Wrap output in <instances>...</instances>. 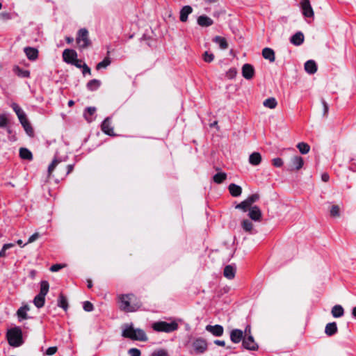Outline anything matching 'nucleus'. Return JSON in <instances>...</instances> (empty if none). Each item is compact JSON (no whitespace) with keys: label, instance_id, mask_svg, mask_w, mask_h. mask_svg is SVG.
Masks as SVG:
<instances>
[{"label":"nucleus","instance_id":"f257e3e1","mask_svg":"<svg viewBox=\"0 0 356 356\" xmlns=\"http://www.w3.org/2000/svg\"><path fill=\"white\" fill-rule=\"evenodd\" d=\"M122 336L133 341H147L148 337L140 328H135L133 323H126L122 327Z\"/></svg>","mask_w":356,"mask_h":356},{"label":"nucleus","instance_id":"f03ea898","mask_svg":"<svg viewBox=\"0 0 356 356\" xmlns=\"http://www.w3.org/2000/svg\"><path fill=\"white\" fill-rule=\"evenodd\" d=\"M187 345H189L191 347L189 350L191 355H202L208 348L207 341L202 337L191 338L187 342Z\"/></svg>","mask_w":356,"mask_h":356},{"label":"nucleus","instance_id":"7ed1b4c3","mask_svg":"<svg viewBox=\"0 0 356 356\" xmlns=\"http://www.w3.org/2000/svg\"><path fill=\"white\" fill-rule=\"evenodd\" d=\"M152 328L157 332L171 333L179 329V324L177 320H172L170 323L159 321L152 324Z\"/></svg>","mask_w":356,"mask_h":356},{"label":"nucleus","instance_id":"20e7f679","mask_svg":"<svg viewBox=\"0 0 356 356\" xmlns=\"http://www.w3.org/2000/svg\"><path fill=\"white\" fill-rule=\"evenodd\" d=\"M7 339L10 346L19 347L23 343L22 332L19 327H15L8 330Z\"/></svg>","mask_w":356,"mask_h":356},{"label":"nucleus","instance_id":"39448f33","mask_svg":"<svg viewBox=\"0 0 356 356\" xmlns=\"http://www.w3.org/2000/svg\"><path fill=\"white\" fill-rule=\"evenodd\" d=\"M49 284L46 280L40 282V290L39 293L33 299V303L37 308H41L44 305L45 296L49 291Z\"/></svg>","mask_w":356,"mask_h":356},{"label":"nucleus","instance_id":"423d86ee","mask_svg":"<svg viewBox=\"0 0 356 356\" xmlns=\"http://www.w3.org/2000/svg\"><path fill=\"white\" fill-rule=\"evenodd\" d=\"M134 297V296L133 294L121 295L119 297L120 309L126 312H135L138 309V307H136L134 305H131Z\"/></svg>","mask_w":356,"mask_h":356},{"label":"nucleus","instance_id":"0eeeda50","mask_svg":"<svg viewBox=\"0 0 356 356\" xmlns=\"http://www.w3.org/2000/svg\"><path fill=\"white\" fill-rule=\"evenodd\" d=\"M76 42L81 49H86L90 44V41L88 38V31L86 29H81L78 31Z\"/></svg>","mask_w":356,"mask_h":356},{"label":"nucleus","instance_id":"6e6552de","mask_svg":"<svg viewBox=\"0 0 356 356\" xmlns=\"http://www.w3.org/2000/svg\"><path fill=\"white\" fill-rule=\"evenodd\" d=\"M300 5L302 13L305 17H314V13L312 7L311 6L309 0H301Z\"/></svg>","mask_w":356,"mask_h":356},{"label":"nucleus","instance_id":"1a4fd4ad","mask_svg":"<svg viewBox=\"0 0 356 356\" xmlns=\"http://www.w3.org/2000/svg\"><path fill=\"white\" fill-rule=\"evenodd\" d=\"M304 165V160L300 156H293L291 159L290 164L289 165V170L291 171L293 170H299L302 168Z\"/></svg>","mask_w":356,"mask_h":356},{"label":"nucleus","instance_id":"9d476101","mask_svg":"<svg viewBox=\"0 0 356 356\" xmlns=\"http://www.w3.org/2000/svg\"><path fill=\"white\" fill-rule=\"evenodd\" d=\"M102 131L106 135L113 136H115V133L113 131V127L111 124V118L107 117L104 119L101 124Z\"/></svg>","mask_w":356,"mask_h":356},{"label":"nucleus","instance_id":"9b49d317","mask_svg":"<svg viewBox=\"0 0 356 356\" xmlns=\"http://www.w3.org/2000/svg\"><path fill=\"white\" fill-rule=\"evenodd\" d=\"M77 58V53L75 50L66 49L63 52V59L67 64L73 63Z\"/></svg>","mask_w":356,"mask_h":356},{"label":"nucleus","instance_id":"f8f14e48","mask_svg":"<svg viewBox=\"0 0 356 356\" xmlns=\"http://www.w3.org/2000/svg\"><path fill=\"white\" fill-rule=\"evenodd\" d=\"M242 346L244 348L249 350H257L259 348L251 334H249L246 338L243 337Z\"/></svg>","mask_w":356,"mask_h":356},{"label":"nucleus","instance_id":"ddd939ff","mask_svg":"<svg viewBox=\"0 0 356 356\" xmlns=\"http://www.w3.org/2000/svg\"><path fill=\"white\" fill-rule=\"evenodd\" d=\"M248 216L254 221H260L262 217V213L261 209L257 206L251 207L249 209Z\"/></svg>","mask_w":356,"mask_h":356},{"label":"nucleus","instance_id":"4468645a","mask_svg":"<svg viewBox=\"0 0 356 356\" xmlns=\"http://www.w3.org/2000/svg\"><path fill=\"white\" fill-rule=\"evenodd\" d=\"M242 75L247 80L252 79L254 75L253 66L249 63L244 64L242 67Z\"/></svg>","mask_w":356,"mask_h":356},{"label":"nucleus","instance_id":"2eb2a0df","mask_svg":"<svg viewBox=\"0 0 356 356\" xmlns=\"http://www.w3.org/2000/svg\"><path fill=\"white\" fill-rule=\"evenodd\" d=\"M29 310H30V307L28 305H23L17 309V316L18 321L19 322H22L24 320L29 319V318H31L27 314V312Z\"/></svg>","mask_w":356,"mask_h":356},{"label":"nucleus","instance_id":"dca6fc26","mask_svg":"<svg viewBox=\"0 0 356 356\" xmlns=\"http://www.w3.org/2000/svg\"><path fill=\"white\" fill-rule=\"evenodd\" d=\"M205 329L207 331L211 332L215 337H221L224 332V328L220 325H208L206 326Z\"/></svg>","mask_w":356,"mask_h":356},{"label":"nucleus","instance_id":"f3484780","mask_svg":"<svg viewBox=\"0 0 356 356\" xmlns=\"http://www.w3.org/2000/svg\"><path fill=\"white\" fill-rule=\"evenodd\" d=\"M243 339V332L240 329H234L230 332V339L234 343H239Z\"/></svg>","mask_w":356,"mask_h":356},{"label":"nucleus","instance_id":"a211bd4d","mask_svg":"<svg viewBox=\"0 0 356 356\" xmlns=\"http://www.w3.org/2000/svg\"><path fill=\"white\" fill-rule=\"evenodd\" d=\"M24 51L30 60H35L38 57V51L34 47H26L24 49Z\"/></svg>","mask_w":356,"mask_h":356},{"label":"nucleus","instance_id":"6ab92c4d","mask_svg":"<svg viewBox=\"0 0 356 356\" xmlns=\"http://www.w3.org/2000/svg\"><path fill=\"white\" fill-rule=\"evenodd\" d=\"M262 161V157L260 153L254 152L249 156L248 161L250 164L254 166L259 165Z\"/></svg>","mask_w":356,"mask_h":356},{"label":"nucleus","instance_id":"aec40b11","mask_svg":"<svg viewBox=\"0 0 356 356\" xmlns=\"http://www.w3.org/2000/svg\"><path fill=\"white\" fill-rule=\"evenodd\" d=\"M197 22L198 25L202 27H208L213 24V19L205 15L200 16Z\"/></svg>","mask_w":356,"mask_h":356},{"label":"nucleus","instance_id":"412c9836","mask_svg":"<svg viewBox=\"0 0 356 356\" xmlns=\"http://www.w3.org/2000/svg\"><path fill=\"white\" fill-rule=\"evenodd\" d=\"M338 332V327L336 322L329 323L325 325V333L329 336L332 337L337 334Z\"/></svg>","mask_w":356,"mask_h":356},{"label":"nucleus","instance_id":"4be33fe9","mask_svg":"<svg viewBox=\"0 0 356 356\" xmlns=\"http://www.w3.org/2000/svg\"><path fill=\"white\" fill-rule=\"evenodd\" d=\"M193 12V8L190 6H184L180 10L179 19L182 22H185L188 19V16Z\"/></svg>","mask_w":356,"mask_h":356},{"label":"nucleus","instance_id":"5701e85b","mask_svg":"<svg viewBox=\"0 0 356 356\" xmlns=\"http://www.w3.org/2000/svg\"><path fill=\"white\" fill-rule=\"evenodd\" d=\"M290 42L296 46L302 44L304 42V35L302 32L299 31L293 35L290 39Z\"/></svg>","mask_w":356,"mask_h":356},{"label":"nucleus","instance_id":"b1692460","mask_svg":"<svg viewBox=\"0 0 356 356\" xmlns=\"http://www.w3.org/2000/svg\"><path fill=\"white\" fill-rule=\"evenodd\" d=\"M305 70L309 74H314L317 71V65L313 60H309L305 63Z\"/></svg>","mask_w":356,"mask_h":356},{"label":"nucleus","instance_id":"393cba45","mask_svg":"<svg viewBox=\"0 0 356 356\" xmlns=\"http://www.w3.org/2000/svg\"><path fill=\"white\" fill-rule=\"evenodd\" d=\"M236 274V268L232 265H227L225 267L223 275L224 276L229 279L232 280L235 277Z\"/></svg>","mask_w":356,"mask_h":356},{"label":"nucleus","instance_id":"a878e982","mask_svg":"<svg viewBox=\"0 0 356 356\" xmlns=\"http://www.w3.org/2000/svg\"><path fill=\"white\" fill-rule=\"evenodd\" d=\"M58 307L62 308L64 311H67L69 307L68 301L67 297L63 293H60L58 301H57Z\"/></svg>","mask_w":356,"mask_h":356},{"label":"nucleus","instance_id":"bb28decb","mask_svg":"<svg viewBox=\"0 0 356 356\" xmlns=\"http://www.w3.org/2000/svg\"><path fill=\"white\" fill-rule=\"evenodd\" d=\"M262 56L265 59L268 60L271 63L275 61V51L271 48L265 47L262 50Z\"/></svg>","mask_w":356,"mask_h":356},{"label":"nucleus","instance_id":"cd10ccee","mask_svg":"<svg viewBox=\"0 0 356 356\" xmlns=\"http://www.w3.org/2000/svg\"><path fill=\"white\" fill-rule=\"evenodd\" d=\"M96 112V108L93 106H90L86 108L83 113V116L86 119V120L88 122H91L93 121L94 118H92V115Z\"/></svg>","mask_w":356,"mask_h":356},{"label":"nucleus","instance_id":"c85d7f7f","mask_svg":"<svg viewBox=\"0 0 356 356\" xmlns=\"http://www.w3.org/2000/svg\"><path fill=\"white\" fill-rule=\"evenodd\" d=\"M229 193L233 197H238L241 195L242 193V188L240 186L235 184H231L229 185L228 187Z\"/></svg>","mask_w":356,"mask_h":356},{"label":"nucleus","instance_id":"c756f323","mask_svg":"<svg viewBox=\"0 0 356 356\" xmlns=\"http://www.w3.org/2000/svg\"><path fill=\"white\" fill-rule=\"evenodd\" d=\"M331 314L334 318H340L344 314V309L340 305H336L332 308Z\"/></svg>","mask_w":356,"mask_h":356},{"label":"nucleus","instance_id":"7c9ffc66","mask_svg":"<svg viewBox=\"0 0 356 356\" xmlns=\"http://www.w3.org/2000/svg\"><path fill=\"white\" fill-rule=\"evenodd\" d=\"M213 41L219 45L220 48L222 49H226L228 47V43L226 39L221 36H216L213 38Z\"/></svg>","mask_w":356,"mask_h":356},{"label":"nucleus","instance_id":"2f4dec72","mask_svg":"<svg viewBox=\"0 0 356 356\" xmlns=\"http://www.w3.org/2000/svg\"><path fill=\"white\" fill-rule=\"evenodd\" d=\"M19 156L22 159L31 161L33 159L32 152L26 147H21L19 149Z\"/></svg>","mask_w":356,"mask_h":356},{"label":"nucleus","instance_id":"473e14b6","mask_svg":"<svg viewBox=\"0 0 356 356\" xmlns=\"http://www.w3.org/2000/svg\"><path fill=\"white\" fill-rule=\"evenodd\" d=\"M14 72L18 76L22 78H28L30 76V72L29 70L22 69L19 66L14 67Z\"/></svg>","mask_w":356,"mask_h":356},{"label":"nucleus","instance_id":"72a5a7b5","mask_svg":"<svg viewBox=\"0 0 356 356\" xmlns=\"http://www.w3.org/2000/svg\"><path fill=\"white\" fill-rule=\"evenodd\" d=\"M100 84V81L97 79H92L88 82L86 87L88 90L95 91L99 88Z\"/></svg>","mask_w":356,"mask_h":356},{"label":"nucleus","instance_id":"f704fd0d","mask_svg":"<svg viewBox=\"0 0 356 356\" xmlns=\"http://www.w3.org/2000/svg\"><path fill=\"white\" fill-rule=\"evenodd\" d=\"M241 227L245 232L250 233V234L252 233L253 224L250 220H248V219L243 220L241 222Z\"/></svg>","mask_w":356,"mask_h":356},{"label":"nucleus","instance_id":"c9c22d12","mask_svg":"<svg viewBox=\"0 0 356 356\" xmlns=\"http://www.w3.org/2000/svg\"><path fill=\"white\" fill-rule=\"evenodd\" d=\"M300 152L302 154H307L310 150V146L304 142L298 143L296 145Z\"/></svg>","mask_w":356,"mask_h":356},{"label":"nucleus","instance_id":"e433bc0d","mask_svg":"<svg viewBox=\"0 0 356 356\" xmlns=\"http://www.w3.org/2000/svg\"><path fill=\"white\" fill-rule=\"evenodd\" d=\"M263 104L265 107L273 109L277 106V102L275 98L269 97L264 102Z\"/></svg>","mask_w":356,"mask_h":356},{"label":"nucleus","instance_id":"4c0bfd02","mask_svg":"<svg viewBox=\"0 0 356 356\" xmlns=\"http://www.w3.org/2000/svg\"><path fill=\"white\" fill-rule=\"evenodd\" d=\"M227 179L225 172H218L213 177V180L216 184H222Z\"/></svg>","mask_w":356,"mask_h":356},{"label":"nucleus","instance_id":"58836bf2","mask_svg":"<svg viewBox=\"0 0 356 356\" xmlns=\"http://www.w3.org/2000/svg\"><path fill=\"white\" fill-rule=\"evenodd\" d=\"M250 207H251L250 206V204H248V202H247L246 200L242 201L241 203H239L235 206V209L241 210L243 212H246V211H249Z\"/></svg>","mask_w":356,"mask_h":356},{"label":"nucleus","instance_id":"ea45409f","mask_svg":"<svg viewBox=\"0 0 356 356\" xmlns=\"http://www.w3.org/2000/svg\"><path fill=\"white\" fill-rule=\"evenodd\" d=\"M22 126L23 127L24 131L29 136H32L33 135V129L29 122V121L27 120L25 122H23L21 123Z\"/></svg>","mask_w":356,"mask_h":356},{"label":"nucleus","instance_id":"a19ab883","mask_svg":"<svg viewBox=\"0 0 356 356\" xmlns=\"http://www.w3.org/2000/svg\"><path fill=\"white\" fill-rule=\"evenodd\" d=\"M111 61L110 58L106 57L104 58V60L102 61L99 62L96 65V70H99L102 68H106L111 64Z\"/></svg>","mask_w":356,"mask_h":356},{"label":"nucleus","instance_id":"79ce46f5","mask_svg":"<svg viewBox=\"0 0 356 356\" xmlns=\"http://www.w3.org/2000/svg\"><path fill=\"white\" fill-rule=\"evenodd\" d=\"M62 162V160L58 158H54L51 164L48 167V174L50 175L52 172L54 170L55 168Z\"/></svg>","mask_w":356,"mask_h":356},{"label":"nucleus","instance_id":"37998d69","mask_svg":"<svg viewBox=\"0 0 356 356\" xmlns=\"http://www.w3.org/2000/svg\"><path fill=\"white\" fill-rule=\"evenodd\" d=\"M259 195L258 193H254L248 197L245 200H247L250 207H253L252 204L257 202L259 200Z\"/></svg>","mask_w":356,"mask_h":356},{"label":"nucleus","instance_id":"c03bdc74","mask_svg":"<svg viewBox=\"0 0 356 356\" xmlns=\"http://www.w3.org/2000/svg\"><path fill=\"white\" fill-rule=\"evenodd\" d=\"M14 243H6L3 245L1 250H0V257H5L6 256V251L13 247H14Z\"/></svg>","mask_w":356,"mask_h":356},{"label":"nucleus","instance_id":"a18cd8bd","mask_svg":"<svg viewBox=\"0 0 356 356\" xmlns=\"http://www.w3.org/2000/svg\"><path fill=\"white\" fill-rule=\"evenodd\" d=\"M10 106L15 111L17 117L24 113L22 108L17 103H12Z\"/></svg>","mask_w":356,"mask_h":356},{"label":"nucleus","instance_id":"49530a36","mask_svg":"<svg viewBox=\"0 0 356 356\" xmlns=\"http://www.w3.org/2000/svg\"><path fill=\"white\" fill-rule=\"evenodd\" d=\"M237 74V70L235 67L230 68L227 72H226V76L229 79H233L236 77Z\"/></svg>","mask_w":356,"mask_h":356},{"label":"nucleus","instance_id":"de8ad7c7","mask_svg":"<svg viewBox=\"0 0 356 356\" xmlns=\"http://www.w3.org/2000/svg\"><path fill=\"white\" fill-rule=\"evenodd\" d=\"M8 120L6 114L0 115V128H5L7 127Z\"/></svg>","mask_w":356,"mask_h":356},{"label":"nucleus","instance_id":"09e8293b","mask_svg":"<svg viewBox=\"0 0 356 356\" xmlns=\"http://www.w3.org/2000/svg\"><path fill=\"white\" fill-rule=\"evenodd\" d=\"M330 215L332 217L339 216V207L337 205H333L330 209Z\"/></svg>","mask_w":356,"mask_h":356},{"label":"nucleus","instance_id":"8fccbe9b","mask_svg":"<svg viewBox=\"0 0 356 356\" xmlns=\"http://www.w3.org/2000/svg\"><path fill=\"white\" fill-rule=\"evenodd\" d=\"M83 308L86 312H92L94 309L93 305L89 301L83 302Z\"/></svg>","mask_w":356,"mask_h":356},{"label":"nucleus","instance_id":"3c124183","mask_svg":"<svg viewBox=\"0 0 356 356\" xmlns=\"http://www.w3.org/2000/svg\"><path fill=\"white\" fill-rule=\"evenodd\" d=\"M203 59L207 63H211L214 59V56L213 54L205 51L204 54Z\"/></svg>","mask_w":356,"mask_h":356},{"label":"nucleus","instance_id":"603ef678","mask_svg":"<svg viewBox=\"0 0 356 356\" xmlns=\"http://www.w3.org/2000/svg\"><path fill=\"white\" fill-rule=\"evenodd\" d=\"M12 19V14L8 12H3L0 13V20L7 21Z\"/></svg>","mask_w":356,"mask_h":356},{"label":"nucleus","instance_id":"864d4df0","mask_svg":"<svg viewBox=\"0 0 356 356\" xmlns=\"http://www.w3.org/2000/svg\"><path fill=\"white\" fill-rule=\"evenodd\" d=\"M273 165L276 168H280L283 165V160L281 158H275L272 160Z\"/></svg>","mask_w":356,"mask_h":356},{"label":"nucleus","instance_id":"5fc2aeb1","mask_svg":"<svg viewBox=\"0 0 356 356\" xmlns=\"http://www.w3.org/2000/svg\"><path fill=\"white\" fill-rule=\"evenodd\" d=\"M151 356H168V353L166 350L161 349L153 352Z\"/></svg>","mask_w":356,"mask_h":356},{"label":"nucleus","instance_id":"6e6d98bb","mask_svg":"<svg viewBox=\"0 0 356 356\" xmlns=\"http://www.w3.org/2000/svg\"><path fill=\"white\" fill-rule=\"evenodd\" d=\"M129 354L130 356H140V350L136 348H132L129 350Z\"/></svg>","mask_w":356,"mask_h":356},{"label":"nucleus","instance_id":"4d7b16f0","mask_svg":"<svg viewBox=\"0 0 356 356\" xmlns=\"http://www.w3.org/2000/svg\"><path fill=\"white\" fill-rule=\"evenodd\" d=\"M64 266H65V265L60 264H54L50 267V270L51 272H58L60 269H62Z\"/></svg>","mask_w":356,"mask_h":356},{"label":"nucleus","instance_id":"13d9d810","mask_svg":"<svg viewBox=\"0 0 356 356\" xmlns=\"http://www.w3.org/2000/svg\"><path fill=\"white\" fill-rule=\"evenodd\" d=\"M57 351V347L56 346H51V347H49L48 348L47 350H46V355H54Z\"/></svg>","mask_w":356,"mask_h":356},{"label":"nucleus","instance_id":"bf43d9fd","mask_svg":"<svg viewBox=\"0 0 356 356\" xmlns=\"http://www.w3.org/2000/svg\"><path fill=\"white\" fill-rule=\"evenodd\" d=\"M82 69V73L83 76H86V74H91L90 68L86 63L83 64Z\"/></svg>","mask_w":356,"mask_h":356},{"label":"nucleus","instance_id":"052dcab7","mask_svg":"<svg viewBox=\"0 0 356 356\" xmlns=\"http://www.w3.org/2000/svg\"><path fill=\"white\" fill-rule=\"evenodd\" d=\"M39 238V234L38 233H34L32 234L28 239L27 243H31L34 242L35 240H37Z\"/></svg>","mask_w":356,"mask_h":356},{"label":"nucleus","instance_id":"680f3d73","mask_svg":"<svg viewBox=\"0 0 356 356\" xmlns=\"http://www.w3.org/2000/svg\"><path fill=\"white\" fill-rule=\"evenodd\" d=\"M321 102H322V104L323 106V115H326L327 114L328 110H329L328 104L324 99H322Z\"/></svg>","mask_w":356,"mask_h":356},{"label":"nucleus","instance_id":"e2e57ef3","mask_svg":"<svg viewBox=\"0 0 356 356\" xmlns=\"http://www.w3.org/2000/svg\"><path fill=\"white\" fill-rule=\"evenodd\" d=\"M81 63H82L81 60H79L76 58L75 60V61L73 63H72L71 65H74L77 68H82L83 64H81Z\"/></svg>","mask_w":356,"mask_h":356},{"label":"nucleus","instance_id":"0e129e2a","mask_svg":"<svg viewBox=\"0 0 356 356\" xmlns=\"http://www.w3.org/2000/svg\"><path fill=\"white\" fill-rule=\"evenodd\" d=\"M66 173H65V176L68 175L74 169V165L73 164H70V165H67L66 167Z\"/></svg>","mask_w":356,"mask_h":356},{"label":"nucleus","instance_id":"69168bd1","mask_svg":"<svg viewBox=\"0 0 356 356\" xmlns=\"http://www.w3.org/2000/svg\"><path fill=\"white\" fill-rule=\"evenodd\" d=\"M17 118H18L19 121L20 123H22L23 122H25V121H26L28 120L25 113H24L22 115H19Z\"/></svg>","mask_w":356,"mask_h":356},{"label":"nucleus","instance_id":"338daca9","mask_svg":"<svg viewBox=\"0 0 356 356\" xmlns=\"http://www.w3.org/2000/svg\"><path fill=\"white\" fill-rule=\"evenodd\" d=\"M214 343L218 345V346H225V341H222V340H215L214 341Z\"/></svg>","mask_w":356,"mask_h":356},{"label":"nucleus","instance_id":"774afa93","mask_svg":"<svg viewBox=\"0 0 356 356\" xmlns=\"http://www.w3.org/2000/svg\"><path fill=\"white\" fill-rule=\"evenodd\" d=\"M329 178H330V176H329V175H328V174H327V173H323V174L322 175V176H321V179H322V180H323V181H325V182L328 181Z\"/></svg>","mask_w":356,"mask_h":356}]
</instances>
